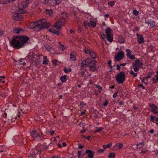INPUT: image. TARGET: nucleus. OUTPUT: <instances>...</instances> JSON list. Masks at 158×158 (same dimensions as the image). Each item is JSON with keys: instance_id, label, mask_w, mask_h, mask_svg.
I'll use <instances>...</instances> for the list:
<instances>
[{"instance_id": "a18cd8bd", "label": "nucleus", "mask_w": 158, "mask_h": 158, "mask_svg": "<svg viewBox=\"0 0 158 158\" xmlns=\"http://www.w3.org/2000/svg\"><path fill=\"white\" fill-rule=\"evenodd\" d=\"M129 56L127 57L130 58L132 60L135 58V56L134 55H131V54L129 56Z\"/></svg>"}, {"instance_id": "3c124183", "label": "nucleus", "mask_w": 158, "mask_h": 158, "mask_svg": "<svg viewBox=\"0 0 158 158\" xmlns=\"http://www.w3.org/2000/svg\"><path fill=\"white\" fill-rule=\"evenodd\" d=\"M108 101L107 100H106L105 101V102L103 104V106H106L108 103Z\"/></svg>"}, {"instance_id": "c03bdc74", "label": "nucleus", "mask_w": 158, "mask_h": 158, "mask_svg": "<svg viewBox=\"0 0 158 158\" xmlns=\"http://www.w3.org/2000/svg\"><path fill=\"white\" fill-rule=\"evenodd\" d=\"M46 12L49 15V16H51L52 15V11L48 10H46Z\"/></svg>"}, {"instance_id": "e2e57ef3", "label": "nucleus", "mask_w": 158, "mask_h": 158, "mask_svg": "<svg viewBox=\"0 0 158 158\" xmlns=\"http://www.w3.org/2000/svg\"><path fill=\"white\" fill-rule=\"evenodd\" d=\"M4 33V32L3 31L0 30V37H1L2 35Z\"/></svg>"}, {"instance_id": "cd10ccee", "label": "nucleus", "mask_w": 158, "mask_h": 158, "mask_svg": "<svg viewBox=\"0 0 158 158\" xmlns=\"http://www.w3.org/2000/svg\"><path fill=\"white\" fill-rule=\"evenodd\" d=\"M13 32L16 34H19L23 32V30L21 29L18 28L15 29L13 31Z\"/></svg>"}, {"instance_id": "6e6552de", "label": "nucleus", "mask_w": 158, "mask_h": 158, "mask_svg": "<svg viewBox=\"0 0 158 158\" xmlns=\"http://www.w3.org/2000/svg\"><path fill=\"white\" fill-rule=\"evenodd\" d=\"M27 6V4L25 2H23L19 4L18 7L19 10L18 11L21 14H25L26 13L27 11L23 9L25 8Z\"/></svg>"}, {"instance_id": "ea45409f", "label": "nucleus", "mask_w": 158, "mask_h": 158, "mask_svg": "<svg viewBox=\"0 0 158 158\" xmlns=\"http://www.w3.org/2000/svg\"><path fill=\"white\" fill-rule=\"evenodd\" d=\"M84 51L85 53L89 54H90V53L92 52L90 50L88 49H85L84 50Z\"/></svg>"}, {"instance_id": "58836bf2", "label": "nucleus", "mask_w": 158, "mask_h": 158, "mask_svg": "<svg viewBox=\"0 0 158 158\" xmlns=\"http://www.w3.org/2000/svg\"><path fill=\"white\" fill-rule=\"evenodd\" d=\"M108 4L109 6H112L114 5L115 4V2L114 1H111L110 2H108Z\"/></svg>"}, {"instance_id": "1a4fd4ad", "label": "nucleus", "mask_w": 158, "mask_h": 158, "mask_svg": "<svg viewBox=\"0 0 158 158\" xmlns=\"http://www.w3.org/2000/svg\"><path fill=\"white\" fill-rule=\"evenodd\" d=\"M92 60L90 58H88L82 60L81 66L88 67Z\"/></svg>"}, {"instance_id": "6e6d98bb", "label": "nucleus", "mask_w": 158, "mask_h": 158, "mask_svg": "<svg viewBox=\"0 0 158 158\" xmlns=\"http://www.w3.org/2000/svg\"><path fill=\"white\" fill-rule=\"evenodd\" d=\"M95 87L97 88L98 89H102L101 86L100 85H96Z\"/></svg>"}, {"instance_id": "39448f33", "label": "nucleus", "mask_w": 158, "mask_h": 158, "mask_svg": "<svg viewBox=\"0 0 158 158\" xmlns=\"http://www.w3.org/2000/svg\"><path fill=\"white\" fill-rule=\"evenodd\" d=\"M31 135L35 140L39 141L43 139V134L39 130H32L31 133Z\"/></svg>"}, {"instance_id": "bb28decb", "label": "nucleus", "mask_w": 158, "mask_h": 158, "mask_svg": "<svg viewBox=\"0 0 158 158\" xmlns=\"http://www.w3.org/2000/svg\"><path fill=\"white\" fill-rule=\"evenodd\" d=\"M105 32L106 35H107L112 34L113 31L110 27H107L106 29Z\"/></svg>"}, {"instance_id": "5701e85b", "label": "nucleus", "mask_w": 158, "mask_h": 158, "mask_svg": "<svg viewBox=\"0 0 158 158\" xmlns=\"http://www.w3.org/2000/svg\"><path fill=\"white\" fill-rule=\"evenodd\" d=\"M150 121L152 122H154L155 121H156L157 122H158V117L157 118L156 116L151 115L150 116Z\"/></svg>"}, {"instance_id": "7c9ffc66", "label": "nucleus", "mask_w": 158, "mask_h": 158, "mask_svg": "<svg viewBox=\"0 0 158 158\" xmlns=\"http://www.w3.org/2000/svg\"><path fill=\"white\" fill-rule=\"evenodd\" d=\"M144 145V143L143 142H141L136 144L137 147L138 148H141Z\"/></svg>"}, {"instance_id": "c85d7f7f", "label": "nucleus", "mask_w": 158, "mask_h": 158, "mask_svg": "<svg viewBox=\"0 0 158 158\" xmlns=\"http://www.w3.org/2000/svg\"><path fill=\"white\" fill-rule=\"evenodd\" d=\"M67 76L66 75H64L62 76L60 78V80L61 81L62 83H64L67 80Z\"/></svg>"}, {"instance_id": "6ab92c4d", "label": "nucleus", "mask_w": 158, "mask_h": 158, "mask_svg": "<svg viewBox=\"0 0 158 158\" xmlns=\"http://www.w3.org/2000/svg\"><path fill=\"white\" fill-rule=\"evenodd\" d=\"M70 59L73 61L76 60V53L74 52H72L70 54Z\"/></svg>"}, {"instance_id": "69168bd1", "label": "nucleus", "mask_w": 158, "mask_h": 158, "mask_svg": "<svg viewBox=\"0 0 158 158\" xmlns=\"http://www.w3.org/2000/svg\"><path fill=\"white\" fill-rule=\"evenodd\" d=\"M154 131L153 129H151L149 131V132L151 134H153Z\"/></svg>"}, {"instance_id": "9b49d317", "label": "nucleus", "mask_w": 158, "mask_h": 158, "mask_svg": "<svg viewBox=\"0 0 158 158\" xmlns=\"http://www.w3.org/2000/svg\"><path fill=\"white\" fill-rule=\"evenodd\" d=\"M124 53L123 51L119 52L115 56V60L117 61L121 60L123 58Z\"/></svg>"}, {"instance_id": "9d476101", "label": "nucleus", "mask_w": 158, "mask_h": 158, "mask_svg": "<svg viewBox=\"0 0 158 158\" xmlns=\"http://www.w3.org/2000/svg\"><path fill=\"white\" fill-rule=\"evenodd\" d=\"M20 13L16 12L13 13L12 18L13 19L15 20H21L22 19L23 15Z\"/></svg>"}, {"instance_id": "de8ad7c7", "label": "nucleus", "mask_w": 158, "mask_h": 158, "mask_svg": "<svg viewBox=\"0 0 158 158\" xmlns=\"http://www.w3.org/2000/svg\"><path fill=\"white\" fill-rule=\"evenodd\" d=\"M101 36L103 40H106V35L105 34L101 33Z\"/></svg>"}, {"instance_id": "0eeeda50", "label": "nucleus", "mask_w": 158, "mask_h": 158, "mask_svg": "<svg viewBox=\"0 0 158 158\" xmlns=\"http://www.w3.org/2000/svg\"><path fill=\"white\" fill-rule=\"evenodd\" d=\"M125 74L123 71L118 74L116 77V81L118 84H123L125 81Z\"/></svg>"}, {"instance_id": "c756f323", "label": "nucleus", "mask_w": 158, "mask_h": 158, "mask_svg": "<svg viewBox=\"0 0 158 158\" xmlns=\"http://www.w3.org/2000/svg\"><path fill=\"white\" fill-rule=\"evenodd\" d=\"M97 23L94 20L90 21V25L92 27H94L96 26Z\"/></svg>"}, {"instance_id": "412c9836", "label": "nucleus", "mask_w": 158, "mask_h": 158, "mask_svg": "<svg viewBox=\"0 0 158 158\" xmlns=\"http://www.w3.org/2000/svg\"><path fill=\"white\" fill-rule=\"evenodd\" d=\"M106 36L107 40L110 42H112L113 41V35L112 34L106 35Z\"/></svg>"}, {"instance_id": "338daca9", "label": "nucleus", "mask_w": 158, "mask_h": 158, "mask_svg": "<svg viewBox=\"0 0 158 158\" xmlns=\"http://www.w3.org/2000/svg\"><path fill=\"white\" fill-rule=\"evenodd\" d=\"M54 131H50V134L51 135H52L54 134Z\"/></svg>"}, {"instance_id": "2eb2a0df", "label": "nucleus", "mask_w": 158, "mask_h": 158, "mask_svg": "<svg viewBox=\"0 0 158 158\" xmlns=\"http://www.w3.org/2000/svg\"><path fill=\"white\" fill-rule=\"evenodd\" d=\"M136 35L137 37V40L138 43L139 44H142L144 43V38L143 36L141 35H139L138 34H137Z\"/></svg>"}, {"instance_id": "864d4df0", "label": "nucleus", "mask_w": 158, "mask_h": 158, "mask_svg": "<svg viewBox=\"0 0 158 158\" xmlns=\"http://www.w3.org/2000/svg\"><path fill=\"white\" fill-rule=\"evenodd\" d=\"M43 64H48L47 60H45L43 61Z\"/></svg>"}, {"instance_id": "680f3d73", "label": "nucleus", "mask_w": 158, "mask_h": 158, "mask_svg": "<svg viewBox=\"0 0 158 158\" xmlns=\"http://www.w3.org/2000/svg\"><path fill=\"white\" fill-rule=\"evenodd\" d=\"M117 92L115 93H114V94L113 95V98H115L117 96Z\"/></svg>"}, {"instance_id": "8fccbe9b", "label": "nucleus", "mask_w": 158, "mask_h": 158, "mask_svg": "<svg viewBox=\"0 0 158 158\" xmlns=\"http://www.w3.org/2000/svg\"><path fill=\"white\" fill-rule=\"evenodd\" d=\"M80 105L81 106H85L86 105V104L83 102L81 101L80 102Z\"/></svg>"}, {"instance_id": "0e129e2a", "label": "nucleus", "mask_w": 158, "mask_h": 158, "mask_svg": "<svg viewBox=\"0 0 158 158\" xmlns=\"http://www.w3.org/2000/svg\"><path fill=\"white\" fill-rule=\"evenodd\" d=\"M116 66L117 67V69L118 70H119L120 69V65H119L118 64H117Z\"/></svg>"}, {"instance_id": "4be33fe9", "label": "nucleus", "mask_w": 158, "mask_h": 158, "mask_svg": "<svg viewBox=\"0 0 158 158\" xmlns=\"http://www.w3.org/2000/svg\"><path fill=\"white\" fill-rule=\"evenodd\" d=\"M14 0H0V4H7Z\"/></svg>"}, {"instance_id": "20e7f679", "label": "nucleus", "mask_w": 158, "mask_h": 158, "mask_svg": "<svg viewBox=\"0 0 158 158\" xmlns=\"http://www.w3.org/2000/svg\"><path fill=\"white\" fill-rule=\"evenodd\" d=\"M40 56H42V55L35 54L34 52H32L30 53L27 57L28 58L29 60L31 63L34 62L35 64H37L39 62L40 57Z\"/></svg>"}, {"instance_id": "f3484780", "label": "nucleus", "mask_w": 158, "mask_h": 158, "mask_svg": "<svg viewBox=\"0 0 158 158\" xmlns=\"http://www.w3.org/2000/svg\"><path fill=\"white\" fill-rule=\"evenodd\" d=\"M86 153H89L88 155L87 156L89 158H93L94 157V152L90 150H87L85 151Z\"/></svg>"}, {"instance_id": "f8f14e48", "label": "nucleus", "mask_w": 158, "mask_h": 158, "mask_svg": "<svg viewBox=\"0 0 158 158\" xmlns=\"http://www.w3.org/2000/svg\"><path fill=\"white\" fill-rule=\"evenodd\" d=\"M96 61L94 60H92L91 61L90 64L88 66L89 67L90 70L93 71H94L96 70L97 68L96 66Z\"/></svg>"}, {"instance_id": "aec40b11", "label": "nucleus", "mask_w": 158, "mask_h": 158, "mask_svg": "<svg viewBox=\"0 0 158 158\" xmlns=\"http://www.w3.org/2000/svg\"><path fill=\"white\" fill-rule=\"evenodd\" d=\"M17 138V140L18 142L20 144H22L23 143V138L22 135L17 136L15 138Z\"/></svg>"}, {"instance_id": "a878e982", "label": "nucleus", "mask_w": 158, "mask_h": 158, "mask_svg": "<svg viewBox=\"0 0 158 158\" xmlns=\"http://www.w3.org/2000/svg\"><path fill=\"white\" fill-rule=\"evenodd\" d=\"M125 41L122 35H119L118 37V42L120 44L123 43Z\"/></svg>"}, {"instance_id": "bf43d9fd", "label": "nucleus", "mask_w": 158, "mask_h": 158, "mask_svg": "<svg viewBox=\"0 0 158 158\" xmlns=\"http://www.w3.org/2000/svg\"><path fill=\"white\" fill-rule=\"evenodd\" d=\"M81 27L80 26L78 27V32L79 33H81Z\"/></svg>"}, {"instance_id": "72a5a7b5", "label": "nucleus", "mask_w": 158, "mask_h": 158, "mask_svg": "<svg viewBox=\"0 0 158 158\" xmlns=\"http://www.w3.org/2000/svg\"><path fill=\"white\" fill-rule=\"evenodd\" d=\"M112 145V143H108L107 145H105L103 146V147L104 149H106L107 148H110V147Z\"/></svg>"}, {"instance_id": "a19ab883", "label": "nucleus", "mask_w": 158, "mask_h": 158, "mask_svg": "<svg viewBox=\"0 0 158 158\" xmlns=\"http://www.w3.org/2000/svg\"><path fill=\"white\" fill-rule=\"evenodd\" d=\"M64 70L66 73H67L68 72H70L71 71V69H69L68 68L66 69V68H65L64 69Z\"/></svg>"}, {"instance_id": "4c0bfd02", "label": "nucleus", "mask_w": 158, "mask_h": 158, "mask_svg": "<svg viewBox=\"0 0 158 158\" xmlns=\"http://www.w3.org/2000/svg\"><path fill=\"white\" fill-rule=\"evenodd\" d=\"M126 52H127L126 55L127 57H128V56H129L131 54V51L130 49H127L126 50Z\"/></svg>"}, {"instance_id": "f704fd0d", "label": "nucleus", "mask_w": 158, "mask_h": 158, "mask_svg": "<svg viewBox=\"0 0 158 158\" xmlns=\"http://www.w3.org/2000/svg\"><path fill=\"white\" fill-rule=\"evenodd\" d=\"M129 74L132 75L134 77H136L137 76V73H134V72L132 70H130L129 71Z\"/></svg>"}, {"instance_id": "774afa93", "label": "nucleus", "mask_w": 158, "mask_h": 158, "mask_svg": "<svg viewBox=\"0 0 158 158\" xmlns=\"http://www.w3.org/2000/svg\"><path fill=\"white\" fill-rule=\"evenodd\" d=\"M57 60H55L53 61V63L55 65H56L57 64Z\"/></svg>"}, {"instance_id": "473e14b6", "label": "nucleus", "mask_w": 158, "mask_h": 158, "mask_svg": "<svg viewBox=\"0 0 158 158\" xmlns=\"http://www.w3.org/2000/svg\"><path fill=\"white\" fill-rule=\"evenodd\" d=\"M92 58L95 59L96 58V55L95 52L92 51L89 54Z\"/></svg>"}, {"instance_id": "7ed1b4c3", "label": "nucleus", "mask_w": 158, "mask_h": 158, "mask_svg": "<svg viewBox=\"0 0 158 158\" xmlns=\"http://www.w3.org/2000/svg\"><path fill=\"white\" fill-rule=\"evenodd\" d=\"M64 19L63 18L59 19L57 22L55 23L53 26L57 31H56L54 29H50L49 30V31L53 35L56 34L57 35H59L58 31L61 29L64 23Z\"/></svg>"}, {"instance_id": "4d7b16f0", "label": "nucleus", "mask_w": 158, "mask_h": 158, "mask_svg": "<svg viewBox=\"0 0 158 158\" xmlns=\"http://www.w3.org/2000/svg\"><path fill=\"white\" fill-rule=\"evenodd\" d=\"M78 157H80V156L81 155H82V154H81V151H78Z\"/></svg>"}, {"instance_id": "5fc2aeb1", "label": "nucleus", "mask_w": 158, "mask_h": 158, "mask_svg": "<svg viewBox=\"0 0 158 158\" xmlns=\"http://www.w3.org/2000/svg\"><path fill=\"white\" fill-rule=\"evenodd\" d=\"M25 2L27 3L28 5L29 3L32 2V0H26V1Z\"/></svg>"}, {"instance_id": "79ce46f5", "label": "nucleus", "mask_w": 158, "mask_h": 158, "mask_svg": "<svg viewBox=\"0 0 158 158\" xmlns=\"http://www.w3.org/2000/svg\"><path fill=\"white\" fill-rule=\"evenodd\" d=\"M133 14L135 16H137L139 14V12L138 11L135 10H134L133 11Z\"/></svg>"}, {"instance_id": "423d86ee", "label": "nucleus", "mask_w": 158, "mask_h": 158, "mask_svg": "<svg viewBox=\"0 0 158 158\" xmlns=\"http://www.w3.org/2000/svg\"><path fill=\"white\" fill-rule=\"evenodd\" d=\"M132 66L133 67V70L135 72L138 71L139 69L143 67V64L141 62H140L139 59H136L135 60L134 63H132Z\"/></svg>"}, {"instance_id": "c9c22d12", "label": "nucleus", "mask_w": 158, "mask_h": 158, "mask_svg": "<svg viewBox=\"0 0 158 158\" xmlns=\"http://www.w3.org/2000/svg\"><path fill=\"white\" fill-rule=\"evenodd\" d=\"M115 156V153H110L108 155L109 158H114Z\"/></svg>"}, {"instance_id": "2f4dec72", "label": "nucleus", "mask_w": 158, "mask_h": 158, "mask_svg": "<svg viewBox=\"0 0 158 158\" xmlns=\"http://www.w3.org/2000/svg\"><path fill=\"white\" fill-rule=\"evenodd\" d=\"M35 151L33 150H32L31 152V154L29 156V157H34L35 156Z\"/></svg>"}, {"instance_id": "49530a36", "label": "nucleus", "mask_w": 158, "mask_h": 158, "mask_svg": "<svg viewBox=\"0 0 158 158\" xmlns=\"http://www.w3.org/2000/svg\"><path fill=\"white\" fill-rule=\"evenodd\" d=\"M46 49L48 51H51L52 50V48L51 47L49 46H48L46 47Z\"/></svg>"}, {"instance_id": "e433bc0d", "label": "nucleus", "mask_w": 158, "mask_h": 158, "mask_svg": "<svg viewBox=\"0 0 158 158\" xmlns=\"http://www.w3.org/2000/svg\"><path fill=\"white\" fill-rule=\"evenodd\" d=\"M103 129V127H97V129L94 132H98L99 131H102V130Z\"/></svg>"}, {"instance_id": "a211bd4d", "label": "nucleus", "mask_w": 158, "mask_h": 158, "mask_svg": "<svg viewBox=\"0 0 158 158\" xmlns=\"http://www.w3.org/2000/svg\"><path fill=\"white\" fill-rule=\"evenodd\" d=\"M123 146V145L122 143H117L114 146V150H116L118 149H121Z\"/></svg>"}, {"instance_id": "f257e3e1", "label": "nucleus", "mask_w": 158, "mask_h": 158, "mask_svg": "<svg viewBox=\"0 0 158 158\" xmlns=\"http://www.w3.org/2000/svg\"><path fill=\"white\" fill-rule=\"evenodd\" d=\"M29 40V38L27 36H19L13 38L10 42V43L11 46L16 49H19L23 47Z\"/></svg>"}, {"instance_id": "4468645a", "label": "nucleus", "mask_w": 158, "mask_h": 158, "mask_svg": "<svg viewBox=\"0 0 158 158\" xmlns=\"http://www.w3.org/2000/svg\"><path fill=\"white\" fill-rule=\"evenodd\" d=\"M62 0H49L48 3L51 6H55L59 5L61 2Z\"/></svg>"}, {"instance_id": "13d9d810", "label": "nucleus", "mask_w": 158, "mask_h": 158, "mask_svg": "<svg viewBox=\"0 0 158 158\" xmlns=\"http://www.w3.org/2000/svg\"><path fill=\"white\" fill-rule=\"evenodd\" d=\"M104 151V149H100L98 151V152L99 153H101L102 152H103Z\"/></svg>"}, {"instance_id": "052dcab7", "label": "nucleus", "mask_w": 158, "mask_h": 158, "mask_svg": "<svg viewBox=\"0 0 158 158\" xmlns=\"http://www.w3.org/2000/svg\"><path fill=\"white\" fill-rule=\"evenodd\" d=\"M111 61L110 60H109V61L108 62V64L109 65H110V66H110V68H111V69H112V66H111V65H110V64H111Z\"/></svg>"}, {"instance_id": "603ef678", "label": "nucleus", "mask_w": 158, "mask_h": 158, "mask_svg": "<svg viewBox=\"0 0 158 158\" xmlns=\"http://www.w3.org/2000/svg\"><path fill=\"white\" fill-rule=\"evenodd\" d=\"M84 147V146L81 144H79L78 146V148L79 149L82 148Z\"/></svg>"}, {"instance_id": "f03ea898", "label": "nucleus", "mask_w": 158, "mask_h": 158, "mask_svg": "<svg viewBox=\"0 0 158 158\" xmlns=\"http://www.w3.org/2000/svg\"><path fill=\"white\" fill-rule=\"evenodd\" d=\"M51 25L49 22H47L45 19L31 23L29 28L33 29L35 31H38L44 28L49 27Z\"/></svg>"}, {"instance_id": "b1692460", "label": "nucleus", "mask_w": 158, "mask_h": 158, "mask_svg": "<svg viewBox=\"0 0 158 158\" xmlns=\"http://www.w3.org/2000/svg\"><path fill=\"white\" fill-rule=\"evenodd\" d=\"M41 145L40 144L38 145L35 147V149L37 151V152L40 154L42 151V149L41 148Z\"/></svg>"}, {"instance_id": "09e8293b", "label": "nucleus", "mask_w": 158, "mask_h": 158, "mask_svg": "<svg viewBox=\"0 0 158 158\" xmlns=\"http://www.w3.org/2000/svg\"><path fill=\"white\" fill-rule=\"evenodd\" d=\"M155 76L156 78L155 79V83H156L157 82H158V75H156Z\"/></svg>"}, {"instance_id": "ddd939ff", "label": "nucleus", "mask_w": 158, "mask_h": 158, "mask_svg": "<svg viewBox=\"0 0 158 158\" xmlns=\"http://www.w3.org/2000/svg\"><path fill=\"white\" fill-rule=\"evenodd\" d=\"M149 106L152 109V112L155 114H158V108L157 106L153 104H150Z\"/></svg>"}, {"instance_id": "37998d69", "label": "nucleus", "mask_w": 158, "mask_h": 158, "mask_svg": "<svg viewBox=\"0 0 158 158\" xmlns=\"http://www.w3.org/2000/svg\"><path fill=\"white\" fill-rule=\"evenodd\" d=\"M49 0H40L43 4H46L47 3H48Z\"/></svg>"}, {"instance_id": "393cba45", "label": "nucleus", "mask_w": 158, "mask_h": 158, "mask_svg": "<svg viewBox=\"0 0 158 158\" xmlns=\"http://www.w3.org/2000/svg\"><path fill=\"white\" fill-rule=\"evenodd\" d=\"M84 26L85 29H87V27H89L90 26V22H88L87 20H84L83 22Z\"/></svg>"}, {"instance_id": "dca6fc26", "label": "nucleus", "mask_w": 158, "mask_h": 158, "mask_svg": "<svg viewBox=\"0 0 158 158\" xmlns=\"http://www.w3.org/2000/svg\"><path fill=\"white\" fill-rule=\"evenodd\" d=\"M145 23L148 25H150V28H152L154 27L155 24V22L151 19L146 20Z\"/></svg>"}]
</instances>
